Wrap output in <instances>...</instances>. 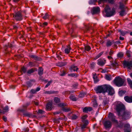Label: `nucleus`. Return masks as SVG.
<instances>
[{"instance_id": "1", "label": "nucleus", "mask_w": 132, "mask_h": 132, "mask_svg": "<svg viewBox=\"0 0 132 132\" xmlns=\"http://www.w3.org/2000/svg\"><path fill=\"white\" fill-rule=\"evenodd\" d=\"M109 118L111 120L112 122L121 128L124 127V132H130L131 128L130 125L128 124H124L121 122H118L117 120L115 119V116L113 114L111 113H109L108 116Z\"/></svg>"}, {"instance_id": "2", "label": "nucleus", "mask_w": 132, "mask_h": 132, "mask_svg": "<svg viewBox=\"0 0 132 132\" xmlns=\"http://www.w3.org/2000/svg\"><path fill=\"white\" fill-rule=\"evenodd\" d=\"M95 90L97 93H104L108 92L109 95H112L114 93L113 88L109 85H105L98 86L95 89Z\"/></svg>"}, {"instance_id": "3", "label": "nucleus", "mask_w": 132, "mask_h": 132, "mask_svg": "<svg viewBox=\"0 0 132 132\" xmlns=\"http://www.w3.org/2000/svg\"><path fill=\"white\" fill-rule=\"evenodd\" d=\"M105 12L106 13L105 16L107 17H109L114 15L115 13V9L113 7L111 10L110 6L106 5L104 8Z\"/></svg>"}, {"instance_id": "4", "label": "nucleus", "mask_w": 132, "mask_h": 132, "mask_svg": "<svg viewBox=\"0 0 132 132\" xmlns=\"http://www.w3.org/2000/svg\"><path fill=\"white\" fill-rule=\"evenodd\" d=\"M122 1L124 3H123L121 2H119V8L121 11L119 12L120 15L121 16H123L125 15L126 13V10L125 9L127 8V7L125 6V5L126 4V1L122 0Z\"/></svg>"}, {"instance_id": "5", "label": "nucleus", "mask_w": 132, "mask_h": 132, "mask_svg": "<svg viewBox=\"0 0 132 132\" xmlns=\"http://www.w3.org/2000/svg\"><path fill=\"white\" fill-rule=\"evenodd\" d=\"M115 104L116 106V109L118 115L120 116V113L125 109L124 106L120 102H116L115 103Z\"/></svg>"}, {"instance_id": "6", "label": "nucleus", "mask_w": 132, "mask_h": 132, "mask_svg": "<svg viewBox=\"0 0 132 132\" xmlns=\"http://www.w3.org/2000/svg\"><path fill=\"white\" fill-rule=\"evenodd\" d=\"M124 82L125 80L119 77H116L114 81V84L118 87L125 85L126 84Z\"/></svg>"}, {"instance_id": "7", "label": "nucleus", "mask_w": 132, "mask_h": 132, "mask_svg": "<svg viewBox=\"0 0 132 132\" xmlns=\"http://www.w3.org/2000/svg\"><path fill=\"white\" fill-rule=\"evenodd\" d=\"M29 104V103H27L25 105L23 106L21 108L19 109L18 110L24 113L23 115L24 116L30 117H31L32 114H31L27 112H24L26 111V109L27 106Z\"/></svg>"}, {"instance_id": "8", "label": "nucleus", "mask_w": 132, "mask_h": 132, "mask_svg": "<svg viewBox=\"0 0 132 132\" xmlns=\"http://www.w3.org/2000/svg\"><path fill=\"white\" fill-rule=\"evenodd\" d=\"M123 66L125 68L127 67L131 69L132 67V61L125 60L123 62Z\"/></svg>"}, {"instance_id": "9", "label": "nucleus", "mask_w": 132, "mask_h": 132, "mask_svg": "<svg viewBox=\"0 0 132 132\" xmlns=\"http://www.w3.org/2000/svg\"><path fill=\"white\" fill-rule=\"evenodd\" d=\"M12 17H14L15 19L18 21H21L22 19V16L21 13L19 12H18L16 13L15 15L12 14Z\"/></svg>"}, {"instance_id": "10", "label": "nucleus", "mask_w": 132, "mask_h": 132, "mask_svg": "<svg viewBox=\"0 0 132 132\" xmlns=\"http://www.w3.org/2000/svg\"><path fill=\"white\" fill-rule=\"evenodd\" d=\"M71 25L72 26V28H71V30L70 31V33L71 36L72 38H76L77 37V35L73 33V28L75 27H77L76 24H73L71 23Z\"/></svg>"}, {"instance_id": "11", "label": "nucleus", "mask_w": 132, "mask_h": 132, "mask_svg": "<svg viewBox=\"0 0 132 132\" xmlns=\"http://www.w3.org/2000/svg\"><path fill=\"white\" fill-rule=\"evenodd\" d=\"M131 114L130 112L128 111H126L123 113L122 117L125 119H128L130 118Z\"/></svg>"}, {"instance_id": "12", "label": "nucleus", "mask_w": 132, "mask_h": 132, "mask_svg": "<svg viewBox=\"0 0 132 132\" xmlns=\"http://www.w3.org/2000/svg\"><path fill=\"white\" fill-rule=\"evenodd\" d=\"M100 9L98 7H94L92 10L91 11V12L93 14H96L100 12Z\"/></svg>"}, {"instance_id": "13", "label": "nucleus", "mask_w": 132, "mask_h": 132, "mask_svg": "<svg viewBox=\"0 0 132 132\" xmlns=\"http://www.w3.org/2000/svg\"><path fill=\"white\" fill-rule=\"evenodd\" d=\"M105 63V60L101 59H99L98 60L97 64L100 66H103Z\"/></svg>"}, {"instance_id": "14", "label": "nucleus", "mask_w": 132, "mask_h": 132, "mask_svg": "<svg viewBox=\"0 0 132 132\" xmlns=\"http://www.w3.org/2000/svg\"><path fill=\"white\" fill-rule=\"evenodd\" d=\"M104 125L105 127L106 128H110L112 126L111 122L109 121H105L104 123Z\"/></svg>"}, {"instance_id": "15", "label": "nucleus", "mask_w": 132, "mask_h": 132, "mask_svg": "<svg viewBox=\"0 0 132 132\" xmlns=\"http://www.w3.org/2000/svg\"><path fill=\"white\" fill-rule=\"evenodd\" d=\"M8 109V108L7 106L5 107L3 110L0 109V115L5 114V112H7Z\"/></svg>"}, {"instance_id": "16", "label": "nucleus", "mask_w": 132, "mask_h": 132, "mask_svg": "<svg viewBox=\"0 0 132 132\" xmlns=\"http://www.w3.org/2000/svg\"><path fill=\"white\" fill-rule=\"evenodd\" d=\"M125 101L128 103H132V96L131 97L125 96L124 98Z\"/></svg>"}, {"instance_id": "17", "label": "nucleus", "mask_w": 132, "mask_h": 132, "mask_svg": "<svg viewBox=\"0 0 132 132\" xmlns=\"http://www.w3.org/2000/svg\"><path fill=\"white\" fill-rule=\"evenodd\" d=\"M92 110L91 107H85L84 108L83 111L84 112L87 113L88 111H90Z\"/></svg>"}, {"instance_id": "18", "label": "nucleus", "mask_w": 132, "mask_h": 132, "mask_svg": "<svg viewBox=\"0 0 132 132\" xmlns=\"http://www.w3.org/2000/svg\"><path fill=\"white\" fill-rule=\"evenodd\" d=\"M78 69L77 67L74 65H72L70 68V70L71 71H72L73 70L74 71H77L78 70Z\"/></svg>"}, {"instance_id": "19", "label": "nucleus", "mask_w": 132, "mask_h": 132, "mask_svg": "<svg viewBox=\"0 0 132 132\" xmlns=\"http://www.w3.org/2000/svg\"><path fill=\"white\" fill-rule=\"evenodd\" d=\"M52 102H48L47 104L46 108L47 109H51L52 108Z\"/></svg>"}, {"instance_id": "20", "label": "nucleus", "mask_w": 132, "mask_h": 132, "mask_svg": "<svg viewBox=\"0 0 132 132\" xmlns=\"http://www.w3.org/2000/svg\"><path fill=\"white\" fill-rule=\"evenodd\" d=\"M127 80L130 87L132 89V80L129 78H127Z\"/></svg>"}, {"instance_id": "21", "label": "nucleus", "mask_w": 132, "mask_h": 132, "mask_svg": "<svg viewBox=\"0 0 132 132\" xmlns=\"http://www.w3.org/2000/svg\"><path fill=\"white\" fill-rule=\"evenodd\" d=\"M119 31L120 33V35L123 36H124L126 34L128 33V32L127 31H123L120 30H119Z\"/></svg>"}, {"instance_id": "22", "label": "nucleus", "mask_w": 132, "mask_h": 132, "mask_svg": "<svg viewBox=\"0 0 132 132\" xmlns=\"http://www.w3.org/2000/svg\"><path fill=\"white\" fill-rule=\"evenodd\" d=\"M126 54L128 57H132V52L129 50H127L126 51Z\"/></svg>"}, {"instance_id": "23", "label": "nucleus", "mask_w": 132, "mask_h": 132, "mask_svg": "<svg viewBox=\"0 0 132 132\" xmlns=\"http://www.w3.org/2000/svg\"><path fill=\"white\" fill-rule=\"evenodd\" d=\"M37 69L36 68L31 69L28 71L27 73L28 74H30L34 72L35 71H37Z\"/></svg>"}, {"instance_id": "24", "label": "nucleus", "mask_w": 132, "mask_h": 132, "mask_svg": "<svg viewBox=\"0 0 132 132\" xmlns=\"http://www.w3.org/2000/svg\"><path fill=\"white\" fill-rule=\"evenodd\" d=\"M97 2V0H90L89 1L88 3L90 5H95V3Z\"/></svg>"}, {"instance_id": "25", "label": "nucleus", "mask_w": 132, "mask_h": 132, "mask_svg": "<svg viewBox=\"0 0 132 132\" xmlns=\"http://www.w3.org/2000/svg\"><path fill=\"white\" fill-rule=\"evenodd\" d=\"M124 55L123 53L122 52H119L117 54V57L118 58H121Z\"/></svg>"}, {"instance_id": "26", "label": "nucleus", "mask_w": 132, "mask_h": 132, "mask_svg": "<svg viewBox=\"0 0 132 132\" xmlns=\"http://www.w3.org/2000/svg\"><path fill=\"white\" fill-rule=\"evenodd\" d=\"M71 48H67L64 50V51L65 53L68 54L70 52V50Z\"/></svg>"}, {"instance_id": "27", "label": "nucleus", "mask_w": 132, "mask_h": 132, "mask_svg": "<svg viewBox=\"0 0 132 132\" xmlns=\"http://www.w3.org/2000/svg\"><path fill=\"white\" fill-rule=\"evenodd\" d=\"M43 69L42 68L40 67L38 69V73L40 75H41L43 74Z\"/></svg>"}, {"instance_id": "28", "label": "nucleus", "mask_w": 132, "mask_h": 132, "mask_svg": "<svg viewBox=\"0 0 132 132\" xmlns=\"http://www.w3.org/2000/svg\"><path fill=\"white\" fill-rule=\"evenodd\" d=\"M84 124L81 126V128L83 129L86 128V126L88 123V121H86L85 122H83Z\"/></svg>"}, {"instance_id": "29", "label": "nucleus", "mask_w": 132, "mask_h": 132, "mask_svg": "<svg viewBox=\"0 0 132 132\" xmlns=\"http://www.w3.org/2000/svg\"><path fill=\"white\" fill-rule=\"evenodd\" d=\"M111 43L110 40H108L106 43V45L107 47H109L112 45Z\"/></svg>"}, {"instance_id": "30", "label": "nucleus", "mask_w": 132, "mask_h": 132, "mask_svg": "<svg viewBox=\"0 0 132 132\" xmlns=\"http://www.w3.org/2000/svg\"><path fill=\"white\" fill-rule=\"evenodd\" d=\"M93 78L95 83H96L97 81H98V80L97 78V77L95 75H93Z\"/></svg>"}, {"instance_id": "31", "label": "nucleus", "mask_w": 132, "mask_h": 132, "mask_svg": "<svg viewBox=\"0 0 132 132\" xmlns=\"http://www.w3.org/2000/svg\"><path fill=\"white\" fill-rule=\"evenodd\" d=\"M55 93V92L54 91L51 90L45 91L44 92V93L45 94H51L54 93Z\"/></svg>"}, {"instance_id": "32", "label": "nucleus", "mask_w": 132, "mask_h": 132, "mask_svg": "<svg viewBox=\"0 0 132 132\" xmlns=\"http://www.w3.org/2000/svg\"><path fill=\"white\" fill-rule=\"evenodd\" d=\"M93 106L94 107H96L98 106V104L96 101L95 100L92 102Z\"/></svg>"}, {"instance_id": "33", "label": "nucleus", "mask_w": 132, "mask_h": 132, "mask_svg": "<svg viewBox=\"0 0 132 132\" xmlns=\"http://www.w3.org/2000/svg\"><path fill=\"white\" fill-rule=\"evenodd\" d=\"M68 76H70L72 77H77V74L75 73H71L68 74Z\"/></svg>"}, {"instance_id": "34", "label": "nucleus", "mask_w": 132, "mask_h": 132, "mask_svg": "<svg viewBox=\"0 0 132 132\" xmlns=\"http://www.w3.org/2000/svg\"><path fill=\"white\" fill-rule=\"evenodd\" d=\"M105 78L108 80H110L112 79V76L110 75H106L105 76Z\"/></svg>"}, {"instance_id": "35", "label": "nucleus", "mask_w": 132, "mask_h": 132, "mask_svg": "<svg viewBox=\"0 0 132 132\" xmlns=\"http://www.w3.org/2000/svg\"><path fill=\"white\" fill-rule=\"evenodd\" d=\"M91 48L90 46L88 45L85 46V50L88 51H89Z\"/></svg>"}, {"instance_id": "36", "label": "nucleus", "mask_w": 132, "mask_h": 132, "mask_svg": "<svg viewBox=\"0 0 132 132\" xmlns=\"http://www.w3.org/2000/svg\"><path fill=\"white\" fill-rule=\"evenodd\" d=\"M54 100L55 102L56 103H59L60 101V98L57 97H55L54 98Z\"/></svg>"}, {"instance_id": "37", "label": "nucleus", "mask_w": 132, "mask_h": 132, "mask_svg": "<svg viewBox=\"0 0 132 132\" xmlns=\"http://www.w3.org/2000/svg\"><path fill=\"white\" fill-rule=\"evenodd\" d=\"M87 115H84L82 117V121L83 122H85L86 121H87V120H85V119L87 117Z\"/></svg>"}, {"instance_id": "38", "label": "nucleus", "mask_w": 132, "mask_h": 132, "mask_svg": "<svg viewBox=\"0 0 132 132\" xmlns=\"http://www.w3.org/2000/svg\"><path fill=\"white\" fill-rule=\"evenodd\" d=\"M113 53V51L111 50L109 53V55H110L108 56L107 58H112V56Z\"/></svg>"}, {"instance_id": "39", "label": "nucleus", "mask_w": 132, "mask_h": 132, "mask_svg": "<svg viewBox=\"0 0 132 132\" xmlns=\"http://www.w3.org/2000/svg\"><path fill=\"white\" fill-rule=\"evenodd\" d=\"M107 1L109 3L113 5L115 4V1L114 0H107Z\"/></svg>"}, {"instance_id": "40", "label": "nucleus", "mask_w": 132, "mask_h": 132, "mask_svg": "<svg viewBox=\"0 0 132 132\" xmlns=\"http://www.w3.org/2000/svg\"><path fill=\"white\" fill-rule=\"evenodd\" d=\"M125 93V91L123 90H121L119 92V94L120 96H122Z\"/></svg>"}, {"instance_id": "41", "label": "nucleus", "mask_w": 132, "mask_h": 132, "mask_svg": "<svg viewBox=\"0 0 132 132\" xmlns=\"http://www.w3.org/2000/svg\"><path fill=\"white\" fill-rule=\"evenodd\" d=\"M70 99L72 101H76V98L75 97L72 95H71L70 96Z\"/></svg>"}, {"instance_id": "42", "label": "nucleus", "mask_w": 132, "mask_h": 132, "mask_svg": "<svg viewBox=\"0 0 132 132\" xmlns=\"http://www.w3.org/2000/svg\"><path fill=\"white\" fill-rule=\"evenodd\" d=\"M49 16L48 14L46 13H45V15L43 17V18L44 19H46L48 18Z\"/></svg>"}, {"instance_id": "43", "label": "nucleus", "mask_w": 132, "mask_h": 132, "mask_svg": "<svg viewBox=\"0 0 132 132\" xmlns=\"http://www.w3.org/2000/svg\"><path fill=\"white\" fill-rule=\"evenodd\" d=\"M66 64V63H65L61 62L59 63L57 65L59 67L63 66Z\"/></svg>"}, {"instance_id": "44", "label": "nucleus", "mask_w": 132, "mask_h": 132, "mask_svg": "<svg viewBox=\"0 0 132 132\" xmlns=\"http://www.w3.org/2000/svg\"><path fill=\"white\" fill-rule=\"evenodd\" d=\"M85 31H87L89 30L90 27L89 26H88L85 25Z\"/></svg>"}, {"instance_id": "45", "label": "nucleus", "mask_w": 132, "mask_h": 132, "mask_svg": "<svg viewBox=\"0 0 132 132\" xmlns=\"http://www.w3.org/2000/svg\"><path fill=\"white\" fill-rule=\"evenodd\" d=\"M63 110L65 112H68L70 111V109L68 108H63Z\"/></svg>"}, {"instance_id": "46", "label": "nucleus", "mask_w": 132, "mask_h": 132, "mask_svg": "<svg viewBox=\"0 0 132 132\" xmlns=\"http://www.w3.org/2000/svg\"><path fill=\"white\" fill-rule=\"evenodd\" d=\"M52 80H50L48 81L47 84L46 85L45 88H46L48 86H49L52 83Z\"/></svg>"}, {"instance_id": "47", "label": "nucleus", "mask_w": 132, "mask_h": 132, "mask_svg": "<svg viewBox=\"0 0 132 132\" xmlns=\"http://www.w3.org/2000/svg\"><path fill=\"white\" fill-rule=\"evenodd\" d=\"M107 1V0H98V4H100L102 2H104Z\"/></svg>"}, {"instance_id": "48", "label": "nucleus", "mask_w": 132, "mask_h": 132, "mask_svg": "<svg viewBox=\"0 0 132 132\" xmlns=\"http://www.w3.org/2000/svg\"><path fill=\"white\" fill-rule=\"evenodd\" d=\"M21 70L23 72V73H25L26 72L27 70L26 68L23 67L22 68Z\"/></svg>"}, {"instance_id": "49", "label": "nucleus", "mask_w": 132, "mask_h": 132, "mask_svg": "<svg viewBox=\"0 0 132 132\" xmlns=\"http://www.w3.org/2000/svg\"><path fill=\"white\" fill-rule=\"evenodd\" d=\"M29 57H30V58H39L36 55L34 54L30 55H29Z\"/></svg>"}, {"instance_id": "50", "label": "nucleus", "mask_w": 132, "mask_h": 132, "mask_svg": "<svg viewBox=\"0 0 132 132\" xmlns=\"http://www.w3.org/2000/svg\"><path fill=\"white\" fill-rule=\"evenodd\" d=\"M104 52H102L100 53L97 56L96 58H99L103 54Z\"/></svg>"}, {"instance_id": "51", "label": "nucleus", "mask_w": 132, "mask_h": 132, "mask_svg": "<svg viewBox=\"0 0 132 132\" xmlns=\"http://www.w3.org/2000/svg\"><path fill=\"white\" fill-rule=\"evenodd\" d=\"M109 101L108 100L106 99L104 100L103 101V103L105 105L107 104L108 103Z\"/></svg>"}, {"instance_id": "52", "label": "nucleus", "mask_w": 132, "mask_h": 132, "mask_svg": "<svg viewBox=\"0 0 132 132\" xmlns=\"http://www.w3.org/2000/svg\"><path fill=\"white\" fill-rule=\"evenodd\" d=\"M121 43L119 40H118L117 41L115 42L114 43V45H118L119 44H121Z\"/></svg>"}, {"instance_id": "53", "label": "nucleus", "mask_w": 132, "mask_h": 132, "mask_svg": "<svg viewBox=\"0 0 132 132\" xmlns=\"http://www.w3.org/2000/svg\"><path fill=\"white\" fill-rule=\"evenodd\" d=\"M77 118V116L75 115H73L72 117V119H75Z\"/></svg>"}, {"instance_id": "54", "label": "nucleus", "mask_w": 132, "mask_h": 132, "mask_svg": "<svg viewBox=\"0 0 132 132\" xmlns=\"http://www.w3.org/2000/svg\"><path fill=\"white\" fill-rule=\"evenodd\" d=\"M95 63H92L90 64V66L92 68H93L95 66Z\"/></svg>"}, {"instance_id": "55", "label": "nucleus", "mask_w": 132, "mask_h": 132, "mask_svg": "<svg viewBox=\"0 0 132 132\" xmlns=\"http://www.w3.org/2000/svg\"><path fill=\"white\" fill-rule=\"evenodd\" d=\"M30 92L32 93H33V94H34V93H35L36 92L35 89H31L30 91Z\"/></svg>"}, {"instance_id": "56", "label": "nucleus", "mask_w": 132, "mask_h": 132, "mask_svg": "<svg viewBox=\"0 0 132 132\" xmlns=\"http://www.w3.org/2000/svg\"><path fill=\"white\" fill-rule=\"evenodd\" d=\"M47 22H44L42 25V27H44L45 26H47Z\"/></svg>"}, {"instance_id": "57", "label": "nucleus", "mask_w": 132, "mask_h": 132, "mask_svg": "<svg viewBox=\"0 0 132 132\" xmlns=\"http://www.w3.org/2000/svg\"><path fill=\"white\" fill-rule=\"evenodd\" d=\"M3 119L5 121H6L7 120V118L5 116H3Z\"/></svg>"}, {"instance_id": "58", "label": "nucleus", "mask_w": 132, "mask_h": 132, "mask_svg": "<svg viewBox=\"0 0 132 132\" xmlns=\"http://www.w3.org/2000/svg\"><path fill=\"white\" fill-rule=\"evenodd\" d=\"M29 65L31 67H33L34 65H33V63L32 62H30L29 64Z\"/></svg>"}, {"instance_id": "59", "label": "nucleus", "mask_w": 132, "mask_h": 132, "mask_svg": "<svg viewBox=\"0 0 132 132\" xmlns=\"http://www.w3.org/2000/svg\"><path fill=\"white\" fill-rule=\"evenodd\" d=\"M44 111L41 110H39L38 111V113H43Z\"/></svg>"}, {"instance_id": "60", "label": "nucleus", "mask_w": 132, "mask_h": 132, "mask_svg": "<svg viewBox=\"0 0 132 132\" xmlns=\"http://www.w3.org/2000/svg\"><path fill=\"white\" fill-rule=\"evenodd\" d=\"M14 29H16L19 28V26L16 25H14L13 26Z\"/></svg>"}, {"instance_id": "61", "label": "nucleus", "mask_w": 132, "mask_h": 132, "mask_svg": "<svg viewBox=\"0 0 132 132\" xmlns=\"http://www.w3.org/2000/svg\"><path fill=\"white\" fill-rule=\"evenodd\" d=\"M59 106H60L61 107L64 106V105L63 103H62L60 104H59Z\"/></svg>"}, {"instance_id": "62", "label": "nucleus", "mask_w": 132, "mask_h": 132, "mask_svg": "<svg viewBox=\"0 0 132 132\" xmlns=\"http://www.w3.org/2000/svg\"><path fill=\"white\" fill-rule=\"evenodd\" d=\"M65 74V72L64 71H63V73L61 74L60 75L61 76H64Z\"/></svg>"}, {"instance_id": "63", "label": "nucleus", "mask_w": 132, "mask_h": 132, "mask_svg": "<svg viewBox=\"0 0 132 132\" xmlns=\"http://www.w3.org/2000/svg\"><path fill=\"white\" fill-rule=\"evenodd\" d=\"M40 88L39 87H38L37 88H36L35 90H36V92H37L39 91L40 90Z\"/></svg>"}, {"instance_id": "64", "label": "nucleus", "mask_w": 132, "mask_h": 132, "mask_svg": "<svg viewBox=\"0 0 132 132\" xmlns=\"http://www.w3.org/2000/svg\"><path fill=\"white\" fill-rule=\"evenodd\" d=\"M119 39L122 40H123L124 39V38L120 36L119 37Z\"/></svg>"}]
</instances>
